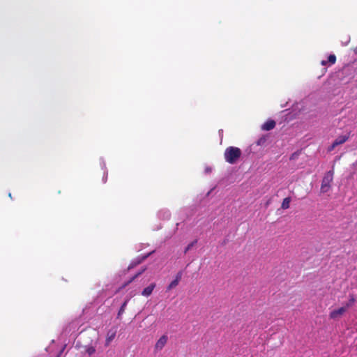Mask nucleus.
I'll return each mask as SVG.
<instances>
[{"instance_id":"nucleus-18","label":"nucleus","mask_w":357,"mask_h":357,"mask_svg":"<svg viewBox=\"0 0 357 357\" xmlns=\"http://www.w3.org/2000/svg\"><path fill=\"white\" fill-rule=\"evenodd\" d=\"M337 145H335V142H333L331 146L328 148V151H331L333 150Z\"/></svg>"},{"instance_id":"nucleus-9","label":"nucleus","mask_w":357,"mask_h":357,"mask_svg":"<svg viewBox=\"0 0 357 357\" xmlns=\"http://www.w3.org/2000/svg\"><path fill=\"white\" fill-rule=\"evenodd\" d=\"M349 138V135L339 136L334 142L335 145H340L346 142Z\"/></svg>"},{"instance_id":"nucleus-14","label":"nucleus","mask_w":357,"mask_h":357,"mask_svg":"<svg viewBox=\"0 0 357 357\" xmlns=\"http://www.w3.org/2000/svg\"><path fill=\"white\" fill-rule=\"evenodd\" d=\"M328 63L331 66L336 62V56L335 54H330L328 57Z\"/></svg>"},{"instance_id":"nucleus-17","label":"nucleus","mask_w":357,"mask_h":357,"mask_svg":"<svg viewBox=\"0 0 357 357\" xmlns=\"http://www.w3.org/2000/svg\"><path fill=\"white\" fill-rule=\"evenodd\" d=\"M197 241H195L192 242L191 243L188 244V246L185 248L184 252L186 253L190 249H191V248L194 245V244Z\"/></svg>"},{"instance_id":"nucleus-2","label":"nucleus","mask_w":357,"mask_h":357,"mask_svg":"<svg viewBox=\"0 0 357 357\" xmlns=\"http://www.w3.org/2000/svg\"><path fill=\"white\" fill-rule=\"evenodd\" d=\"M333 172L329 171L327 173H326L325 176H324L322 181H321V191L322 192H326L329 190L331 188V183L333 181Z\"/></svg>"},{"instance_id":"nucleus-20","label":"nucleus","mask_w":357,"mask_h":357,"mask_svg":"<svg viewBox=\"0 0 357 357\" xmlns=\"http://www.w3.org/2000/svg\"><path fill=\"white\" fill-rule=\"evenodd\" d=\"M321 64L322 66H326V65L328 64V61H326V60H323V61H321Z\"/></svg>"},{"instance_id":"nucleus-3","label":"nucleus","mask_w":357,"mask_h":357,"mask_svg":"<svg viewBox=\"0 0 357 357\" xmlns=\"http://www.w3.org/2000/svg\"><path fill=\"white\" fill-rule=\"evenodd\" d=\"M347 311V307L342 306L338 309L332 310L329 314L331 319L336 320L340 319Z\"/></svg>"},{"instance_id":"nucleus-16","label":"nucleus","mask_w":357,"mask_h":357,"mask_svg":"<svg viewBox=\"0 0 357 357\" xmlns=\"http://www.w3.org/2000/svg\"><path fill=\"white\" fill-rule=\"evenodd\" d=\"M181 278H182V272L179 271L176 275L175 280H177L178 282H179L181 281Z\"/></svg>"},{"instance_id":"nucleus-21","label":"nucleus","mask_w":357,"mask_h":357,"mask_svg":"<svg viewBox=\"0 0 357 357\" xmlns=\"http://www.w3.org/2000/svg\"><path fill=\"white\" fill-rule=\"evenodd\" d=\"M56 357H59V356H56Z\"/></svg>"},{"instance_id":"nucleus-7","label":"nucleus","mask_w":357,"mask_h":357,"mask_svg":"<svg viewBox=\"0 0 357 357\" xmlns=\"http://www.w3.org/2000/svg\"><path fill=\"white\" fill-rule=\"evenodd\" d=\"M146 270V268H142L140 271L137 273L134 276H132L130 280L125 282L123 285L121 287L120 289H123L126 287H127L128 284H130L131 282H132L136 278H137L141 274H142L143 272H144Z\"/></svg>"},{"instance_id":"nucleus-15","label":"nucleus","mask_w":357,"mask_h":357,"mask_svg":"<svg viewBox=\"0 0 357 357\" xmlns=\"http://www.w3.org/2000/svg\"><path fill=\"white\" fill-rule=\"evenodd\" d=\"M179 282H177V280H176L175 279L171 282V283L169 284V286L167 287V289L168 290H170L174 287H176L178 284Z\"/></svg>"},{"instance_id":"nucleus-10","label":"nucleus","mask_w":357,"mask_h":357,"mask_svg":"<svg viewBox=\"0 0 357 357\" xmlns=\"http://www.w3.org/2000/svg\"><path fill=\"white\" fill-rule=\"evenodd\" d=\"M96 347L92 345H87L85 347V352L89 356H91L93 354L96 352Z\"/></svg>"},{"instance_id":"nucleus-12","label":"nucleus","mask_w":357,"mask_h":357,"mask_svg":"<svg viewBox=\"0 0 357 357\" xmlns=\"http://www.w3.org/2000/svg\"><path fill=\"white\" fill-rule=\"evenodd\" d=\"M355 302H356V298H355L354 296L351 294V295H349V301L344 306L347 307V310H348L349 307H351L354 304Z\"/></svg>"},{"instance_id":"nucleus-1","label":"nucleus","mask_w":357,"mask_h":357,"mask_svg":"<svg viewBox=\"0 0 357 357\" xmlns=\"http://www.w3.org/2000/svg\"><path fill=\"white\" fill-rule=\"evenodd\" d=\"M242 154L241 150L235 146L227 147L224 153V158L226 162L229 164H235L241 158Z\"/></svg>"},{"instance_id":"nucleus-8","label":"nucleus","mask_w":357,"mask_h":357,"mask_svg":"<svg viewBox=\"0 0 357 357\" xmlns=\"http://www.w3.org/2000/svg\"><path fill=\"white\" fill-rule=\"evenodd\" d=\"M116 336V331H109L107 334L106 340H105V345L108 346L110 342L114 339Z\"/></svg>"},{"instance_id":"nucleus-4","label":"nucleus","mask_w":357,"mask_h":357,"mask_svg":"<svg viewBox=\"0 0 357 357\" xmlns=\"http://www.w3.org/2000/svg\"><path fill=\"white\" fill-rule=\"evenodd\" d=\"M168 341V337L167 335H162L156 342L155 344V351H161Z\"/></svg>"},{"instance_id":"nucleus-11","label":"nucleus","mask_w":357,"mask_h":357,"mask_svg":"<svg viewBox=\"0 0 357 357\" xmlns=\"http://www.w3.org/2000/svg\"><path fill=\"white\" fill-rule=\"evenodd\" d=\"M290 202H291V199L290 197H286L283 199L282 201V205H281V208L282 209H287L289 208V206H290Z\"/></svg>"},{"instance_id":"nucleus-5","label":"nucleus","mask_w":357,"mask_h":357,"mask_svg":"<svg viewBox=\"0 0 357 357\" xmlns=\"http://www.w3.org/2000/svg\"><path fill=\"white\" fill-rule=\"evenodd\" d=\"M156 284L155 283H151L148 287L144 288L143 291H142V295L145 297H149L151 295L153 289H155Z\"/></svg>"},{"instance_id":"nucleus-19","label":"nucleus","mask_w":357,"mask_h":357,"mask_svg":"<svg viewBox=\"0 0 357 357\" xmlns=\"http://www.w3.org/2000/svg\"><path fill=\"white\" fill-rule=\"evenodd\" d=\"M140 263V261H138L137 263H135L134 264H130L129 266H128V269H131L132 268H133L135 266H136L137 264H139Z\"/></svg>"},{"instance_id":"nucleus-13","label":"nucleus","mask_w":357,"mask_h":357,"mask_svg":"<svg viewBox=\"0 0 357 357\" xmlns=\"http://www.w3.org/2000/svg\"><path fill=\"white\" fill-rule=\"evenodd\" d=\"M128 301H129V299H126V300L123 302V303L121 305V307H120V309H119V312H118V315H117V317H118V318H119V317H120V316H121L123 313H124L125 310H126V307L127 304H128Z\"/></svg>"},{"instance_id":"nucleus-6","label":"nucleus","mask_w":357,"mask_h":357,"mask_svg":"<svg viewBox=\"0 0 357 357\" xmlns=\"http://www.w3.org/2000/svg\"><path fill=\"white\" fill-rule=\"evenodd\" d=\"M275 125L276 123L275 121L268 120L262 125L261 128L264 130L268 131L273 129L275 127Z\"/></svg>"}]
</instances>
